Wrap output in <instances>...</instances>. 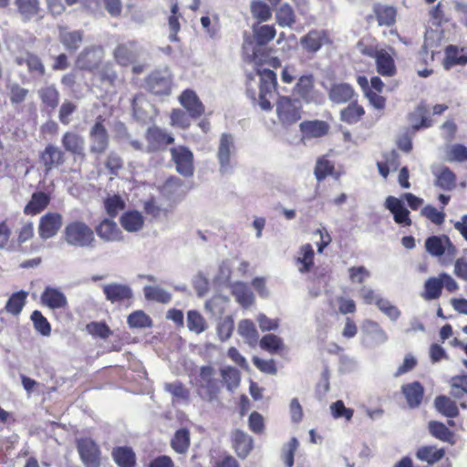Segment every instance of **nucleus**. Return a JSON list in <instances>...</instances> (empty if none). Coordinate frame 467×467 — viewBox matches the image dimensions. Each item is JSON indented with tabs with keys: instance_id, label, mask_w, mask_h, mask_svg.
<instances>
[{
	"instance_id": "1",
	"label": "nucleus",
	"mask_w": 467,
	"mask_h": 467,
	"mask_svg": "<svg viewBox=\"0 0 467 467\" xmlns=\"http://www.w3.org/2000/svg\"><path fill=\"white\" fill-rule=\"evenodd\" d=\"M216 372L212 366H202L196 379L197 395L204 401L213 403L218 401L221 388L215 378Z\"/></svg>"
},
{
	"instance_id": "2",
	"label": "nucleus",
	"mask_w": 467,
	"mask_h": 467,
	"mask_svg": "<svg viewBox=\"0 0 467 467\" xmlns=\"http://www.w3.org/2000/svg\"><path fill=\"white\" fill-rule=\"evenodd\" d=\"M65 241L72 246L93 247L95 236L93 230L85 223L74 221L65 227Z\"/></svg>"
},
{
	"instance_id": "3",
	"label": "nucleus",
	"mask_w": 467,
	"mask_h": 467,
	"mask_svg": "<svg viewBox=\"0 0 467 467\" xmlns=\"http://www.w3.org/2000/svg\"><path fill=\"white\" fill-rule=\"evenodd\" d=\"M237 153L235 138L231 133H222L218 140L216 157L219 162V171L221 173H229L232 171L233 161Z\"/></svg>"
},
{
	"instance_id": "4",
	"label": "nucleus",
	"mask_w": 467,
	"mask_h": 467,
	"mask_svg": "<svg viewBox=\"0 0 467 467\" xmlns=\"http://www.w3.org/2000/svg\"><path fill=\"white\" fill-rule=\"evenodd\" d=\"M301 102L290 97H281L276 102L275 112L283 127L294 125L301 119Z\"/></svg>"
},
{
	"instance_id": "5",
	"label": "nucleus",
	"mask_w": 467,
	"mask_h": 467,
	"mask_svg": "<svg viewBox=\"0 0 467 467\" xmlns=\"http://www.w3.org/2000/svg\"><path fill=\"white\" fill-rule=\"evenodd\" d=\"M101 119V116L97 118V121L90 128L88 133L89 150L94 154H103L109 145V136Z\"/></svg>"
},
{
	"instance_id": "6",
	"label": "nucleus",
	"mask_w": 467,
	"mask_h": 467,
	"mask_svg": "<svg viewBox=\"0 0 467 467\" xmlns=\"http://www.w3.org/2000/svg\"><path fill=\"white\" fill-rule=\"evenodd\" d=\"M77 448L86 467L100 466V450L93 440L89 438L79 439L77 441Z\"/></svg>"
},
{
	"instance_id": "7",
	"label": "nucleus",
	"mask_w": 467,
	"mask_h": 467,
	"mask_svg": "<svg viewBox=\"0 0 467 467\" xmlns=\"http://www.w3.org/2000/svg\"><path fill=\"white\" fill-rule=\"evenodd\" d=\"M148 89L155 95H169L171 90V74L165 68L152 72L146 81Z\"/></svg>"
},
{
	"instance_id": "8",
	"label": "nucleus",
	"mask_w": 467,
	"mask_h": 467,
	"mask_svg": "<svg viewBox=\"0 0 467 467\" xmlns=\"http://www.w3.org/2000/svg\"><path fill=\"white\" fill-rule=\"evenodd\" d=\"M171 153L176 171L185 177L192 176L194 170L192 152L184 146H178L171 148Z\"/></svg>"
},
{
	"instance_id": "9",
	"label": "nucleus",
	"mask_w": 467,
	"mask_h": 467,
	"mask_svg": "<svg viewBox=\"0 0 467 467\" xmlns=\"http://www.w3.org/2000/svg\"><path fill=\"white\" fill-rule=\"evenodd\" d=\"M141 48L135 41L119 44L114 49L113 56L116 62L121 66L134 63L141 54Z\"/></svg>"
},
{
	"instance_id": "10",
	"label": "nucleus",
	"mask_w": 467,
	"mask_h": 467,
	"mask_svg": "<svg viewBox=\"0 0 467 467\" xmlns=\"http://www.w3.org/2000/svg\"><path fill=\"white\" fill-rule=\"evenodd\" d=\"M104 56L101 47H90L85 48L78 57L76 65L80 69L91 70L97 67Z\"/></svg>"
},
{
	"instance_id": "11",
	"label": "nucleus",
	"mask_w": 467,
	"mask_h": 467,
	"mask_svg": "<svg viewBox=\"0 0 467 467\" xmlns=\"http://www.w3.org/2000/svg\"><path fill=\"white\" fill-rule=\"evenodd\" d=\"M62 226V216L57 213H48L40 218L38 233L42 239L54 237Z\"/></svg>"
},
{
	"instance_id": "12",
	"label": "nucleus",
	"mask_w": 467,
	"mask_h": 467,
	"mask_svg": "<svg viewBox=\"0 0 467 467\" xmlns=\"http://www.w3.org/2000/svg\"><path fill=\"white\" fill-rule=\"evenodd\" d=\"M294 94L306 103L317 102L318 100V93L314 87L313 76L305 75L300 77L294 88Z\"/></svg>"
},
{
	"instance_id": "13",
	"label": "nucleus",
	"mask_w": 467,
	"mask_h": 467,
	"mask_svg": "<svg viewBox=\"0 0 467 467\" xmlns=\"http://www.w3.org/2000/svg\"><path fill=\"white\" fill-rule=\"evenodd\" d=\"M97 235L108 243L123 241V234L117 223L111 219L102 220L95 228Z\"/></svg>"
},
{
	"instance_id": "14",
	"label": "nucleus",
	"mask_w": 467,
	"mask_h": 467,
	"mask_svg": "<svg viewBox=\"0 0 467 467\" xmlns=\"http://www.w3.org/2000/svg\"><path fill=\"white\" fill-rule=\"evenodd\" d=\"M385 207L393 214L396 223L406 226H410L411 224L410 212L405 207L401 199L394 196H389L385 201Z\"/></svg>"
},
{
	"instance_id": "15",
	"label": "nucleus",
	"mask_w": 467,
	"mask_h": 467,
	"mask_svg": "<svg viewBox=\"0 0 467 467\" xmlns=\"http://www.w3.org/2000/svg\"><path fill=\"white\" fill-rule=\"evenodd\" d=\"M41 303L48 308L62 309L67 306L66 295L58 288L47 286L40 296Z\"/></svg>"
},
{
	"instance_id": "16",
	"label": "nucleus",
	"mask_w": 467,
	"mask_h": 467,
	"mask_svg": "<svg viewBox=\"0 0 467 467\" xmlns=\"http://www.w3.org/2000/svg\"><path fill=\"white\" fill-rule=\"evenodd\" d=\"M58 39L63 47L70 52L78 50L82 42L84 33L81 30H69L67 26H58Z\"/></svg>"
},
{
	"instance_id": "17",
	"label": "nucleus",
	"mask_w": 467,
	"mask_h": 467,
	"mask_svg": "<svg viewBox=\"0 0 467 467\" xmlns=\"http://www.w3.org/2000/svg\"><path fill=\"white\" fill-rule=\"evenodd\" d=\"M17 13L24 22H29L36 17L41 16L40 0H14Z\"/></svg>"
},
{
	"instance_id": "18",
	"label": "nucleus",
	"mask_w": 467,
	"mask_h": 467,
	"mask_svg": "<svg viewBox=\"0 0 467 467\" xmlns=\"http://www.w3.org/2000/svg\"><path fill=\"white\" fill-rule=\"evenodd\" d=\"M425 248L428 253L433 256H440L447 250L449 254H454L455 248L451 244L449 237L442 236H431L425 241Z\"/></svg>"
},
{
	"instance_id": "19",
	"label": "nucleus",
	"mask_w": 467,
	"mask_h": 467,
	"mask_svg": "<svg viewBox=\"0 0 467 467\" xmlns=\"http://www.w3.org/2000/svg\"><path fill=\"white\" fill-rule=\"evenodd\" d=\"M147 140L149 142L148 150L154 151L165 145L173 143L174 138L165 130L154 127L148 130Z\"/></svg>"
},
{
	"instance_id": "20",
	"label": "nucleus",
	"mask_w": 467,
	"mask_h": 467,
	"mask_svg": "<svg viewBox=\"0 0 467 467\" xmlns=\"http://www.w3.org/2000/svg\"><path fill=\"white\" fill-rule=\"evenodd\" d=\"M180 103L192 118L200 117L204 112V106L196 93L191 89H186L181 94Z\"/></svg>"
},
{
	"instance_id": "21",
	"label": "nucleus",
	"mask_w": 467,
	"mask_h": 467,
	"mask_svg": "<svg viewBox=\"0 0 467 467\" xmlns=\"http://www.w3.org/2000/svg\"><path fill=\"white\" fill-rule=\"evenodd\" d=\"M362 331L369 338V346L377 347L388 341V335L375 321L368 319L362 325Z\"/></svg>"
},
{
	"instance_id": "22",
	"label": "nucleus",
	"mask_w": 467,
	"mask_h": 467,
	"mask_svg": "<svg viewBox=\"0 0 467 467\" xmlns=\"http://www.w3.org/2000/svg\"><path fill=\"white\" fill-rule=\"evenodd\" d=\"M328 124L322 120H309L300 123L303 141L325 136L328 132Z\"/></svg>"
},
{
	"instance_id": "23",
	"label": "nucleus",
	"mask_w": 467,
	"mask_h": 467,
	"mask_svg": "<svg viewBox=\"0 0 467 467\" xmlns=\"http://www.w3.org/2000/svg\"><path fill=\"white\" fill-rule=\"evenodd\" d=\"M61 143L66 151L82 158L85 156V140L77 132L67 131L62 137Z\"/></svg>"
},
{
	"instance_id": "24",
	"label": "nucleus",
	"mask_w": 467,
	"mask_h": 467,
	"mask_svg": "<svg viewBox=\"0 0 467 467\" xmlns=\"http://www.w3.org/2000/svg\"><path fill=\"white\" fill-rule=\"evenodd\" d=\"M16 63L18 66H26L28 72L34 77H43L46 73V68L41 59L32 53H26L23 56L16 57Z\"/></svg>"
},
{
	"instance_id": "25",
	"label": "nucleus",
	"mask_w": 467,
	"mask_h": 467,
	"mask_svg": "<svg viewBox=\"0 0 467 467\" xmlns=\"http://www.w3.org/2000/svg\"><path fill=\"white\" fill-rule=\"evenodd\" d=\"M106 298L111 303L129 299L132 296V291L127 285L112 283L103 286Z\"/></svg>"
},
{
	"instance_id": "26",
	"label": "nucleus",
	"mask_w": 467,
	"mask_h": 467,
	"mask_svg": "<svg viewBox=\"0 0 467 467\" xmlns=\"http://www.w3.org/2000/svg\"><path fill=\"white\" fill-rule=\"evenodd\" d=\"M64 152L57 146L48 145L41 154V160L46 167V171L63 164L65 161Z\"/></svg>"
},
{
	"instance_id": "27",
	"label": "nucleus",
	"mask_w": 467,
	"mask_h": 467,
	"mask_svg": "<svg viewBox=\"0 0 467 467\" xmlns=\"http://www.w3.org/2000/svg\"><path fill=\"white\" fill-rule=\"evenodd\" d=\"M401 389L410 408L414 409L420 405L424 389L420 382L414 381L405 384L402 386Z\"/></svg>"
},
{
	"instance_id": "28",
	"label": "nucleus",
	"mask_w": 467,
	"mask_h": 467,
	"mask_svg": "<svg viewBox=\"0 0 467 467\" xmlns=\"http://www.w3.org/2000/svg\"><path fill=\"white\" fill-rule=\"evenodd\" d=\"M369 56H374L377 63V70L382 76H393L396 68L393 58L385 50H379L376 52H368Z\"/></svg>"
},
{
	"instance_id": "29",
	"label": "nucleus",
	"mask_w": 467,
	"mask_h": 467,
	"mask_svg": "<svg viewBox=\"0 0 467 467\" xmlns=\"http://www.w3.org/2000/svg\"><path fill=\"white\" fill-rule=\"evenodd\" d=\"M233 445L238 457L245 459L253 449V439L247 433L236 430L233 433Z\"/></svg>"
},
{
	"instance_id": "30",
	"label": "nucleus",
	"mask_w": 467,
	"mask_h": 467,
	"mask_svg": "<svg viewBox=\"0 0 467 467\" xmlns=\"http://www.w3.org/2000/svg\"><path fill=\"white\" fill-rule=\"evenodd\" d=\"M327 41V36L324 31L312 30L301 37L300 45L307 52H317L323 44Z\"/></svg>"
},
{
	"instance_id": "31",
	"label": "nucleus",
	"mask_w": 467,
	"mask_h": 467,
	"mask_svg": "<svg viewBox=\"0 0 467 467\" xmlns=\"http://www.w3.org/2000/svg\"><path fill=\"white\" fill-rule=\"evenodd\" d=\"M436 177L435 185L445 191H451L456 186L455 174L445 166L432 170Z\"/></svg>"
},
{
	"instance_id": "32",
	"label": "nucleus",
	"mask_w": 467,
	"mask_h": 467,
	"mask_svg": "<svg viewBox=\"0 0 467 467\" xmlns=\"http://www.w3.org/2000/svg\"><path fill=\"white\" fill-rule=\"evenodd\" d=\"M120 224L129 233L139 232L143 228L144 217L138 211H128L121 215Z\"/></svg>"
},
{
	"instance_id": "33",
	"label": "nucleus",
	"mask_w": 467,
	"mask_h": 467,
	"mask_svg": "<svg viewBox=\"0 0 467 467\" xmlns=\"http://www.w3.org/2000/svg\"><path fill=\"white\" fill-rule=\"evenodd\" d=\"M329 99L334 103L342 104L349 101L354 96L352 87L346 83L334 84L329 90Z\"/></svg>"
},
{
	"instance_id": "34",
	"label": "nucleus",
	"mask_w": 467,
	"mask_h": 467,
	"mask_svg": "<svg viewBox=\"0 0 467 467\" xmlns=\"http://www.w3.org/2000/svg\"><path fill=\"white\" fill-rule=\"evenodd\" d=\"M314 250L310 244L301 246L296 257V265L301 274L308 273L314 265Z\"/></svg>"
},
{
	"instance_id": "35",
	"label": "nucleus",
	"mask_w": 467,
	"mask_h": 467,
	"mask_svg": "<svg viewBox=\"0 0 467 467\" xmlns=\"http://www.w3.org/2000/svg\"><path fill=\"white\" fill-rule=\"evenodd\" d=\"M50 197L43 192H37L32 194L31 200L26 205L24 212L26 214H36L42 212L49 203Z\"/></svg>"
},
{
	"instance_id": "36",
	"label": "nucleus",
	"mask_w": 467,
	"mask_h": 467,
	"mask_svg": "<svg viewBox=\"0 0 467 467\" xmlns=\"http://www.w3.org/2000/svg\"><path fill=\"white\" fill-rule=\"evenodd\" d=\"M445 454L443 449H436L433 446H422L416 451V457L420 462H425L428 464H434L440 462Z\"/></svg>"
},
{
	"instance_id": "37",
	"label": "nucleus",
	"mask_w": 467,
	"mask_h": 467,
	"mask_svg": "<svg viewBox=\"0 0 467 467\" xmlns=\"http://www.w3.org/2000/svg\"><path fill=\"white\" fill-rule=\"evenodd\" d=\"M233 295L235 300L245 308L252 306L254 301L253 292L244 283H235L233 285Z\"/></svg>"
},
{
	"instance_id": "38",
	"label": "nucleus",
	"mask_w": 467,
	"mask_h": 467,
	"mask_svg": "<svg viewBox=\"0 0 467 467\" xmlns=\"http://www.w3.org/2000/svg\"><path fill=\"white\" fill-rule=\"evenodd\" d=\"M434 406L442 415L449 418H455L459 414L456 403L450 398L441 395L435 398Z\"/></svg>"
},
{
	"instance_id": "39",
	"label": "nucleus",
	"mask_w": 467,
	"mask_h": 467,
	"mask_svg": "<svg viewBox=\"0 0 467 467\" xmlns=\"http://www.w3.org/2000/svg\"><path fill=\"white\" fill-rule=\"evenodd\" d=\"M442 290V281L441 275L437 277H430L425 281L424 291L421 297L425 300H434L441 296Z\"/></svg>"
},
{
	"instance_id": "40",
	"label": "nucleus",
	"mask_w": 467,
	"mask_h": 467,
	"mask_svg": "<svg viewBox=\"0 0 467 467\" xmlns=\"http://www.w3.org/2000/svg\"><path fill=\"white\" fill-rule=\"evenodd\" d=\"M37 93L46 107L51 109L57 107L59 103V92L54 85L45 86L39 88Z\"/></svg>"
},
{
	"instance_id": "41",
	"label": "nucleus",
	"mask_w": 467,
	"mask_h": 467,
	"mask_svg": "<svg viewBox=\"0 0 467 467\" xmlns=\"http://www.w3.org/2000/svg\"><path fill=\"white\" fill-rule=\"evenodd\" d=\"M112 456L119 467H133L135 464V454L130 448H115L112 451Z\"/></svg>"
},
{
	"instance_id": "42",
	"label": "nucleus",
	"mask_w": 467,
	"mask_h": 467,
	"mask_svg": "<svg viewBox=\"0 0 467 467\" xmlns=\"http://www.w3.org/2000/svg\"><path fill=\"white\" fill-rule=\"evenodd\" d=\"M237 332L249 345L256 344L258 333L254 324L250 319L241 320L238 324Z\"/></svg>"
},
{
	"instance_id": "43",
	"label": "nucleus",
	"mask_w": 467,
	"mask_h": 467,
	"mask_svg": "<svg viewBox=\"0 0 467 467\" xmlns=\"http://www.w3.org/2000/svg\"><path fill=\"white\" fill-rule=\"evenodd\" d=\"M27 295V292L25 291L14 293L6 302L5 307L6 312L14 316H18L26 304Z\"/></svg>"
},
{
	"instance_id": "44",
	"label": "nucleus",
	"mask_w": 467,
	"mask_h": 467,
	"mask_svg": "<svg viewBox=\"0 0 467 467\" xmlns=\"http://www.w3.org/2000/svg\"><path fill=\"white\" fill-rule=\"evenodd\" d=\"M254 36L258 46H264L269 43L275 36V29L274 26H254Z\"/></svg>"
},
{
	"instance_id": "45",
	"label": "nucleus",
	"mask_w": 467,
	"mask_h": 467,
	"mask_svg": "<svg viewBox=\"0 0 467 467\" xmlns=\"http://www.w3.org/2000/svg\"><path fill=\"white\" fill-rule=\"evenodd\" d=\"M275 18L278 25L282 27H292L296 22V15L293 8L287 5H282L275 11Z\"/></svg>"
},
{
	"instance_id": "46",
	"label": "nucleus",
	"mask_w": 467,
	"mask_h": 467,
	"mask_svg": "<svg viewBox=\"0 0 467 467\" xmlns=\"http://www.w3.org/2000/svg\"><path fill=\"white\" fill-rule=\"evenodd\" d=\"M221 376L228 390L233 391L239 386L240 372L235 368L230 366L223 368L221 369Z\"/></svg>"
},
{
	"instance_id": "47",
	"label": "nucleus",
	"mask_w": 467,
	"mask_h": 467,
	"mask_svg": "<svg viewBox=\"0 0 467 467\" xmlns=\"http://www.w3.org/2000/svg\"><path fill=\"white\" fill-rule=\"evenodd\" d=\"M364 113L365 111L361 106L357 103H351L341 110L340 119L344 122L353 124L358 122Z\"/></svg>"
},
{
	"instance_id": "48",
	"label": "nucleus",
	"mask_w": 467,
	"mask_h": 467,
	"mask_svg": "<svg viewBox=\"0 0 467 467\" xmlns=\"http://www.w3.org/2000/svg\"><path fill=\"white\" fill-rule=\"evenodd\" d=\"M144 296L148 300L156 301L162 304H167L171 299V294L159 286L146 285L144 287Z\"/></svg>"
},
{
	"instance_id": "49",
	"label": "nucleus",
	"mask_w": 467,
	"mask_h": 467,
	"mask_svg": "<svg viewBox=\"0 0 467 467\" xmlns=\"http://www.w3.org/2000/svg\"><path fill=\"white\" fill-rule=\"evenodd\" d=\"M253 16L259 22L268 21L272 17V11L268 5L261 0H253L250 5Z\"/></svg>"
},
{
	"instance_id": "50",
	"label": "nucleus",
	"mask_w": 467,
	"mask_h": 467,
	"mask_svg": "<svg viewBox=\"0 0 467 467\" xmlns=\"http://www.w3.org/2000/svg\"><path fill=\"white\" fill-rule=\"evenodd\" d=\"M431 434L442 441L453 443L452 432L441 422L431 420L428 424Z\"/></svg>"
},
{
	"instance_id": "51",
	"label": "nucleus",
	"mask_w": 467,
	"mask_h": 467,
	"mask_svg": "<svg viewBox=\"0 0 467 467\" xmlns=\"http://www.w3.org/2000/svg\"><path fill=\"white\" fill-rule=\"evenodd\" d=\"M127 322L130 328H145L152 325L150 317L142 310H137L130 314Z\"/></svg>"
},
{
	"instance_id": "52",
	"label": "nucleus",
	"mask_w": 467,
	"mask_h": 467,
	"mask_svg": "<svg viewBox=\"0 0 467 467\" xmlns=\"http://www.w3.org/2000/svg\"><path fill=\"white\" fill-rule=\"evenodd\" d=\"M380 26H389L395 23L396 10L392 6L379 5L375 9Z\"/></svg>"
},
{
	"instance_id": "53",
	"label": "nucleus",
	"mask_w": 467,
	"mask_h": 467,
	"mask_svg": "<svg viewBox=\"0 0 467 467\" xmlns=\"http://www.w3.org/2000/svg\"><path fill=\"white\" fill-rule=\"evenodd\" d=\"M187 327L192 332L201 334L206 328V322L199 312L191 310L187 314Z\"/></svg>"
},
{
	"instance_id": "54",
	"label": "nucleus",
	"mask_w": 467,
	"mask_h": 467,
	"mask_svg": "<svg viewBox=\"0 0 467 467\" xmlns=\"http://www.w3.org/2000/svg\"><path fill=\"white\" fill-rule=\"evenodd\" d=\"M190 445V434L185 429H181L176 431L171 440V447L179 453L185 452Z\"/></svg>"
},
{
	"instance_id": "55",
	"label": "nucleus",
	"mask_w": 467,
	"mask_h": 467,
	"mask_svg": "<svg viewBox=\"0 0 467 467\" xmlns=\"http://www.w3.org/2000/svg\"><path fill=\"white\" fill-rule=\"evenodd\" d=\"M31 320L33 321L34 327L42 336L47 337L51 333V327L47 319L41 314L40 311L35 310L31 314Z\"/></svg>"
},
{
	"instance_id": "56",
	"label": "nucleus",
	"mask_w": 467,
	"mask_h": 467,
	"mask_svg": "<svg viewBox=\"0 0 467 467\" xmlns=\"http://www.w3.org/2000/svg\"><path fill=\"white\" fill-rule=\"evenodd\" d=\"M451 387V395L456 399L462 398L467 393V375L453 377Z\"/></svg>"
},
{
	"instance_id": "57",
	"label": "nucleus",
	"mask_w": 467,
	"mask_h": 467,
	"mask_svg": "<svg viewBox=\"0 0 467 467\" xmlns=\"http://www.w3.org/2000/svg\"><path fill=\"white\" fill-rule=\"evenodd\" d=\"M376 305L392 321H396L400 316L399 308L385 298L377 299Z\"/></svg>"
},
{
	"instance_id": "58",
	"label": "nucleus",
	"mask_w": 467,
	"mask_h": 467,
	"mask_svg": "<svg viewBox=\"0 0 467 467\" xmlns=\"http://www.w3.org/2000/svg\"><path fill=\"white\" fill-rule=\"evenodd\" d=\"M234 328V318L227 316L223 318L217 326V334L221 340L224 341L230 338Z\"/></svg>"
},
{
	"instance_id": "59",
	"label": "nucleus",
	"mask_w": 467,
	"mask_h": 467,
	"mask_svg": "<svg viewBox=\"0 0 467 467\" xmlns=\"http://www.w3.org/2000/svg\"><path fill=\"white\" fill-rule=\"evenodd\" d=\"M299 443L296 438H292L283 448L282 458L287 467L294 465V456Z\"/></svg>"
},
{
	"instance_id": "60",
	"label": "nucleus",
	"mask_w": 467,
	"mask_h": 467,
	"mask_svg": "<svg viewBox=\"0 0 467 467\" xmlns=\"http://www.w3.org/2000/svg\"><path fill=\"white\" fill-rule=\"evenodd\" d=\"M447 160L449 161H466L467 148L462 144L451 145L447 151Z\"/></svg>"
},
{
	"instance_id": "61",
	"label": "nucleus",
	"mask_w": 467,
	"mask_h": 467,
	"mask_svg": "<svg viewBox=\"0 0 467 467\" xmlns=\"http://www.w3.org/2000/svg\"><path fill=\"white\" fill-rule=\"evenodd\" d=\"M282 340L280 337L274 334H267L260 340L261 348L267 350L271 353L277 351L282 348Z\"/></svg>"
},
{
	"instance_id": "62",
	"label": "nucleus",
	"mask_w": 467,
	"mask_h": 467,
	"mask_svg": "<svg viewBox=\"0 0 467 467\" xmlns=\"http://www.w3.org/2000/svg\"><path fill=\"white\" fill-rule=\"evenodd\" d=\"M334 165L327 159L321 158L317 161L315 167V176L318 182L324 180L327 175L331 174Z\"/></svg>"
},
{
	"instance_id": "63",
	"label": "nucleus",
	"mask_w": 467,
	"mask_h": 467,
	"mask_svg": "<svg viewBox=\"0 0 467 467\" xmlns=\"http://www.w3.org/2000/svg\"><path fill=\"white\" fill-rule=\"evenodd\" d=\"M124 206H125L124 202L118 195L109 197L105 201L106 211L109 213V215H110L111 217L116 216L119 211L124 209Z\"/></svg>"
},
{
	"instance_id": "64",
	"label": "nucleus",
	"mask_w": 467,
	"mask_h": 467,
	"mask_svg": "<svg viewBox=\"0 0 467 467\" xmlns=\"http://www.w3.org/2000/svg\"><path fill=\"white\" fill-rule=\"evenodd\" d=\"M421 214L437 225L442 224L445 220V213L431 205L425 206L421 210Z\"/></svg>"
}]
</instances>
